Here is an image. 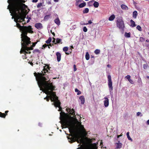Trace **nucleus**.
Returning <instances> with one entry per match:
<instances>
[{
	"label": "nucleus",
	"mask_w": 149,
	"mask_h": 149,
	"mask_svg": "<svg viewBox=\"0 0 149 149\" xmlns=\"http://www.w3.org/2000/svg\"><path fill=\"white\" fill-rule=\"evenodd\" d=\"M107 66L108 68H110L111 66V65L109 64Z\"/></svg>",
	"instance_id": "obj_52"
},
{
	"label": "nucleus",
	"mask_w": 149,
	"mask_h": 149,
	"mask_svg": "<svg viewBox=\"0 0 149 149\" xmlns=\"http://www.w3.org/2000/svg\"><path fill=\"white\" fill-rule=\"evenodd\" d=\"M122 136L121 135H118L117 136V138H119L120 136Z\"/></svg>",
	"instance_id": "obj_55"
},
{
	"label": "nucleus",
	"mask_w": 149,
	"mask_h": 149,
	"mask_svg": "<svg viewBox=\"0 0 149 149\" xmlns=\"http://www.w3.org/2000/svg\"><path fill=\"white\" fill-rule=\"evenodd\" d=\"M29 41L30 42H25V40H24L22 41V42L21 43V46H22L23 48L27 50V51H29V50H32L33 49V47H34L35 46L37 42H33V45L31 47H27V46H28L31 43V42L30 41V38H29ZM26 42H27L26 41Z\"/></svg>",
	"instance_id": "obj_4"
},
{
	"label": "nucleus",
	"mask_w": 149,
	"mask_h": 149,
	"mask_svg": "<svg viewBox=\"0 0 149 149\" xmlns=\"http://www.w3.org/2000/svg\"><path fill=\"white\" fill-rule=\"evenodd\" d=\"M65 54H68H68H69V53H67V52H65Z\"/></svg>",
	"instance_id": "obj_60"
},
{
	"label": "nucleus",
	"mask_w": 149,
	"mask_h": 149,
	"mask_svg": "<svg viewBox=\"0 0 149 149\" xmlns=\"http://www.w3.org/2000/svg\"><path fill=\"white\" fill-rule=\"evenodd\" d=\"M22 48L21 49V50L20 52L21 53H23L24 54V55L23 56V58L24 59V58L26 59L27 58V57H26V54H28V52H27L26 51H27V50L24 49L23 48V47L22 46Z\"/></svg>",
	"instance_id": "obj_8"
},
{
	"label": "nucleus",
	"mask_w": 149,
	"mask_h": 149,
	"mask_svg": "<svg viewBox=\"0 0 149 149\" xmlns=\"http://www.w3.org/2000/svg\"><path fill=\"white\" fill-rule=\"evenodd\" d=\"M34 53L35 52H38L40 53V51L38 49H35L33 51Z\"/></svg>",
	"instance_id": "obj_40"
},
{
	"label": "nucleus",
	"mask_w": 149,
	"mask_h": 149,
	"mask_svg": "<svg viewBox=\"0 0 149 149\" xmlns=\"http://www.w3.org/2000/svg\"><path fill=\"white\" fill-rule=\"evenodd\" d=\"M146 41L147 42H149V40L147 39L146 40Z\"/></svg>",
	"instance_id": "obj_54"
},
{
	"label": "nucleus",
	"mask_w": 149,
	"mask_h": 149,
	"mask_svg": "<svg viewBox=\"0 0 149 149\" xmlns=\"http://www.w3.org/2000/svg\"><path fill=\"white\" fill-rule=\"evenodd\" d=\"M54 22L58 25H59L60 24V22L58 17L54 19Z\"/></svg>",
	"instance_id": "obj_16"
},
{
	"label": "nucleus",
	"mask_w": 149,
	"mask_h": 149,
	"mask_svg": "<svg viewBox=\"0 0 149 149\" xmlns=\"http://www.w3.org/2000/svg\"><path fill=\"white\" fill-rule=\"evenodd\" d=\"M82 3H80L78 5V7L80 8H82L84 7L86 5V3L84 1H83Z\"/></svg>",
	"instance_id": "obj_14"
},
{
	"label": "nucleus",
	"mask_w": 149,
	"mask_h": 149,
	"mask_svg": "<svg viewBox=\"0 0 149 149\" xmlns=\"http://www.w3.org/2000/svg\"><path fill=\"white\" fill-rule=\"evenodd\" d=\"M52 41V38L51 37L49 38L48 40H46L45 42L47 44L49 43Z\"/></svg>",
	"instance_id": "obj_26"
},
{
	"label": "nucleus",
	"mask_w": 149,
	"mask_h": 149,
	"mask_svg": "<svg viewBox=\"0 0 149 149\" xmlns=\"http://www.w3.org/2000/svg\"><path fill=\"white\" fill-rule=\"evenodd\" d=\"M115 18V16L114 15H112L109 18V21H113Z\"/></svg>",
	"instance_id": "obj_20"
},
{
	"label": "nucleus",
	"mask_w": 149,
	"mask_h": 149,
	"mask_svg": "<svg viewBox=\"0 0 149 149\" xmlns=\"http://www.w3.org/2000/svg\"><path fill=\"white\" fill-rule=\"evenodd\" d=\"M145 40V39L144 38L142 37H140V38L139 40L141 42H143Z\"/></svg>",
	"instance_id": "obj_36"
},
{
	"label": "nucleus",
	"mask_w": 149,
	"mask_h": 149,
	"mask_svg": "<svg viewBox=\"0 0 149 149\" xmlns=\"http://www.w3.org/2000/svg\"><path fill=\"white\" fill-rule=\"evenodd\" d=\"M136 28L140 31H142L141 27L139 25H138L136 27Z\"/></svg>",
	"instance_id": "obj_32"
},
{
	"label": "nucleus",
	"mask_w": 149,
	"mask_h": 149,
	"mask_svg": "<svg viewBox=\"0 0 149 149\" xmlns=\"http://www.w3.org/2000/svg\"><path fill=\"white\" fill-rule=\"evenodd\" d=\"M23 0H8V3L9 5L8 6L7 9H9L10 15L12 16V18H13V13L15 19L14 20L17 23V27L19 29L22 33L21 34V40H24L25 42H29V37L27 36L28 32L33 33V32L31 30L32 29L31 26H22L18 22H21V21H24L25 18L24 9L26 8L27 6L21 2Z\"/></svg>",
	"instance_id": "obj_1"
},
{
	"label": "nucleus",
	"mask_w": 149,
	"mask_h": 149,
	"mask_svg": "<svg viewBox=\"0 0 149 149\" xmlns=\"http://www.w3.org/2000/svg\"><path fill=\"white\" fill-rule=\"evenodd\" d=\"M147 78L148 79H149V76H147Z\"/></svg>",
	"instance_id": "obj_63"
},
{
	"label": "nucleus",
	"mask_w": 149,
	"mask_h": 149,
	"mask_svg": "<svg viewBox=\"0 0 149 149\" xmlns=\"http://www.w3.org/2000/svg\"><path fill=\"white\" fill-rule=\"evenodd\" d=\"M95 53L96 54H99L100 52V50L99 49H96L94 51Z\"/></svg>",
	"instance_id": "obj_29"
},
{
	"label": "nucleus",
	"mask_w": 149,
	"mask_h": 149,
	"mask_svg": "<svg viewBox=\"0 0 149 149\" xmlns=\"http://www.w3.org/2000/svg\"><path fill=\"white\" fill-rule=\"evenodd\" d=\"M41 124L40 123H39V125L40 126H41Z\"/></svg>",
	"instance_id": "obj_59"
},
{
	"label": "nucleus",
	"mask_w": 149,
	"mask_h": 149,
	"mask_svg": "<svg viewBox=\"0 0 149 149\" xmlns=\"http://www.w3.org/2000/svg\"><path fill=\"white\" fill-rule=\"evenodd\" d=\"M75 91L76 92H77V95H79L81 93V92L78 90L77 88L75 89Z\"/></svg>",
	"instance_id": "obj_27"
},
{
	"label": "nucleus",
	"mask_w": 149,
	"mask_h": 149,
	"mask_svg": "<svg viewBox=\"0 0 149 149\" xmlns=\"http://www.w3.org/2000/svg\"><path fill=\"white\" fill-rule=\"evenodd\" d=\"M31 52H28V53L30 54Z\"/></svg>",
	"instance_id": "obj_62"
},
{
	"label": "nucleus",
	"mask_w": 149,
	"mask_h": 149,
	"mask_svg": "<svg viewBox=\"0 0 149 149\" xmlns=\"http://www.w3.org/2000/svg\"><path fill=\"white\" fill-rule=\"evenodd\" d=\"M93 5L95 8H97L99 6V3L97 1H95Z\"/></svg>",
	"instance_id": "obj_19"
},
{
	"label": "nucleus",
	"mask_w": 149,
	"mask_h": 149,
	"mask_svg": "<svg viewBox=\"0 0 149 149\" xmlns=\"http://www.w3.org/2000/svg\"><path fill=\"white\" fill-rule=\"evenodd\" d=\"M79 100H80L81 103V104H84L85 102V99L84 96H81L79 97Z\"/></svg>",
	"instance_id": "obj_12"
},
{
	"label": "nucleus",
	"mask_w": 149,
	"mask_h": 149,
	"mask_svg": "<svg viewBox=\"0 0 149 149\" xmlns=\"http://www.w3.org/2000/svg\"><path fill=\"white\" fill-rule=\"evenodd\" d=\"M31 19V18L29 17V19L27 21V23H28L29 22V21H30L29 19Z\"/></svg>",
	"instance_id": "obj_50"
},
{
	"label": "nucleus",
	"mask_w": 149,
	"mask_h": 149,
	"mask_svg": "<svg viewBox=\"0 0 149 149\" xmlns=\"http://www.w3.org/2000/svg\"><path fill=\"white\" fill-rule=\"evenodd\" d=\"M74 67V71H75L77 70L76 66L75 65H74L73 66Z\"/></svg>",
	"instance_id": "obj_42"
},
{
	"label": "nucleus",
	"mask_w": 149,
	"mask_h": 149,
	"mask_svg": "<svg viewBox=\"0 0 149 149\" xmlns=\"http://www.w3.org/2000/svg\"><path fill=\"white\" fill-rule=\"evenodd\" d=\"M61 39H59L58 38H57L56 39V43H55V44H56V43H60L61 41Z\"/></svg>",
	"instance_id": "obj_28"
},
{
	"label": "nucleus",
	"mask_w": 149,
	"mask_h": 149,
	"mask_svg": "<svg viewBox=\"0 0 149 149\" xmlns=\"http://www.w3.org/2000/svg\"><path fill=\"white\" fill-rule=\"evenodd\" d=\"M119 141H118V143H116V148H120L122 146V144L119 142Z\"/></svg>",
	"instance_id": "obj_13"
},
{
	"label": "nucleus",
	"mask_w": 149,
	"mask_h": 149,
	"mask_svg": "<svg viewBox=\"0 0 149 149\" xmlns=\"http://www.w3.org/2000/svg\"><path fill=\"white\" fill-rule=\"evenodd\" d=\"M121 8L124 10H127L128 9V8L127 6L124 4H122L121 6Z\"/></svg>",
	"instance_id": "obj_15"
},
{
	"label": "nucleus",
	"mask_w": 149,
	"mask_h": 149,
	"mask_svg": "<svg viewBox=\"0 0 149 149\" xmlns=\"http://www.w3.org/2000/svg\"><path fill=\"white\" fill-rule=\"evenodd\" d=\"M88 23H86V24L87 25H88V24H91L92 23V22L91 21V20H89L88 21Z\"/></svg>",
	"instance_id": "obj_45"
},
{
	"label": "nucleus",
	"mask_w": 149,
	"mask_h": 149,
	"mask_svg": "<svg viewBox=\"0 0 149 149\" xmlns=\"http://www.w3.org/2000/svg\"><path fill=\"white\" fill-rule=\"evenodd\" d=\"M129 82L132 84H134V81H133L131 79L128 80Z\"/></svg>",
	"instance_id": "obj_37"
},
{
	"label": "nucleus",
	"mask_w": 149,
	"mask_h": 149,
	"mask_svg": "<svg viewBox=\"0 0 149 149\" xmlns=\"http://www.w3.org/2000/svg\"><path fill=\"white\" fill-rule=\"evenodd\" d=\"M137 82L139 84V85L141 84L142 81L141 78H138Z\"/></svg>",
	"instance_id": "obj_34"
},
{
	"label": "nucleus",
	"mask_w": 149,
	"mask_h": 149,
	"mask_svg": "<svg viewBox=\"0 0 149 149\" xmlns=\"http://www.w3.org/2000/svg\"><path fill=\"white\" fill-rule=\"evenodd\" d=\"M42 6V4L41 3H38L37 7L38 8H39Z\"/></svg>",
	"instance_id": "obj_30"
},
{
	"label": "nucleus",
	"mask_w": 149,
	"mask_h": 149,
	"mask_svg": "<svg viewBox=\"0 0 149 149\" xmlns=\"http://www.w3.org/2000/svg\"><path fill=\"white\" fill-rule=\"evenodd\" d=\"M48 45L46 44H45L44 45H42V47L44 49L45 48V47H46Z\"/></svg>",
	"instance_id": "obj_43"
},
{
	"label": "nucleus",
	"mask_w": 149,
	"mask_h": 149,
	"mask_svg": "<svg viewBox=\"0 0 149 149\" xmlns=\"http://www.w3.org/2000/svg\"><path fill=\"white\" fill-rule=\"evenodd\" d=\"M89 10L88 8H86L83 11V13H88L89 12Z\"/></svg>",
	"instance_id": "obj_22"
},
{
	"label": "nucleus",
	"mask_w": 149,
	"mask_h": 149,
	"mask_svg": "<svg viewBox=\"0 0 149 149\" xmlns=\"http://www.w3.org/2000/svg\"><path fill=\"white\" fill-rule=\"evenodd\" d=\"M130 22L131 24L130 26L132 27H134L136 26V25L135 23V22L133 21L132 19H131L130 21Z\"/></svg>",
	"instance_id": "obj_17"
},
{
	"label": "nucleus",
	"mask_w": 149,
	"mask_h": 149,
	"mask_svg": "<svg viewBox=\"0 0 149 149\" xmlns=\"http://www.w3.org/2000/svg\"><path fill=\"white\" fill-rule=\"evenodd\" d=\"M61 123V125H63L65 127H70V128H69V130L70 133H71L70 135L72 137H69L67 136L69 142L70 143H72L75 141H77L78 143H79L78 145L79 146L81 144L83 145L84 143V142L83 139L81 138V136L76 134L73 129V128L72 127V121L69 120H67L64 121L63 123Z\"/></svg>",
	"instance_id": "obj_3"
},
{
	"label": "nucleus",
	"mask_w": 149,
	"mask_h": 149,
	"mask_svg": "<svg viewBox=\"0 0 149 149\" xmlns=\"http://www.w3.org/2000/svg\"><path fill=\"white\" fill-rule=\"evenodd\" d=\"M126 135H127V138H128V139L129 140H130V141H132V139L131 138V137L130 136V135H129V132H128L127 133Z\"/></svg>",
	"instance_id": "obj_25"
},
{
	"label": "nucleus",
	"mask_w": 149,
	"mask_h": 149,
	"mask_svg": "<svg viewBox=\"0 0 149 149\" xmlns=\"http://www.w3.org/2000/svg\"><path fill=\"white\" fill-rule=\"evenodd\" d=\"M52 33L53 35H54V36H55V33Z\"/></svg>",
	"instance_id": "obj_61"
},
{
	"label": "nucleus",
	"mask_w": 149,
	"mask_h": 149,
	"mask_svg": "<svg viewBox=\"0 0 149 149\" xmlns=\"http://www.w3.org/2000/svg\"><path fill=\"white\" fill-rule=\"evenodd\" d=\"M95 1L94 0H93L89 2V3H90V2H94Z\"/></svg>",
	"instance_id": "obj_51"
},
{
	"label": "nucleus",
	"mask_w": 149,
	"mask_h": 149,
	"mask_svg": "<svg viewBox=\"0 0 149 149\" xmlns=\"http://www.w3.org/2000/svg\"><path fill=\"white\" fill-rule=\"evenodd\" d=\"M35 26L38 29H40L43 27L42 24L40 23L36 24L35 25Z\"/></svg>",
	"instance_id": "obj_10"
},
{
	"label": "nucleus",
	"mask_w": 149,
	"mask_h": 149,
	"mask_svg": "<svg viewBox=\"0 0 149 149\" xmlns=\"http://www.w3.org/2000/svg\"><path fill=\"white\" fill-rule=\"evenodd\" d=\"M8 112V111H5V113H7Z\"/></svg>",
	"instance_id": "obj_57"
},
{
	"label": "nucleus",
	"mask_w": 149,
	"mask_h": 149,
	"mask_svg": "<svg viewBox=\"0 0 149 149\" xmlns=\"http://www.w3.org/2000/svg\"><path fill=\"white\" fill-rule=\"evenodd\" d=\"M133 17L134 18H136L137 15V12L136 11H134L133 13Z\"/></svg>",
	"instance_id": "obj_21"
},
{
	"label": "nucleus",
	"mask_w": 149,
	"mask_h": 149,
	"mask_svg": "<svg viewBox=\"0 0 149 149\" xmlns=\"http://www.w3.org/2000/svg\"><path fill=\"white\" fill-rule=\"evenodd\" d=\"M105 100L104 101V105L105 107H107L109 105V100L108 98L106 97H104Z\"/></svg>",
	"instance_id": "obj_9"
},
{
	"label": "nucleus",
	"mask_w": 149,
	"mask_h": 149,
	"mask_svg": "<svg viewBox=\"0 0 149 149\" xmlns=\"http://www.w3.org/2000/svg\"><path fill=\"white\" fill-rule=\"evenodd\" d=\"M38 1V0H33L32 2L33 3H36Z\"/></svg>",
	"instance_id": "obj_48"
},
{
	"label": "nucleus",
	"mask_w": 149,
	"mask_h": 149,
	"mask_svg": "<svg viewBox=\"0 0 149 149\" xmlns=\"http://www.w3.org/2000/svg\"><path fill=\"white\" fill-rule=\"evenodd\" d=\"M57 60L58 62H59L61 59V54L59 52H57L56 53Z\"/></svg>",
	"instance_id": "obj_11"
},
{
	"label": "nucleus",
	"mask_w": 149,
	"mask_h": 149,
	"mask_svg": "<svg viewBox=\"0 0 149 149\" xmlns=\"http://www.w3.org/2000/svg\"><path fill=\"white\" fill-rule=\"evenodd\" d=\"M141 114V113L140 112H138L136 113V115L137 116H138L140 115Z\"/></svg>",
	"instance_id": "obj_47"
},
{
	"label": "nucleus",
	"mask_w": 149,
	"mask_h": 149,
	"mask_svg": "<svg viewBox=\"0 0 149 149\" xmlns=\"http://www.w3.org/2000/svg\"><path fill=\"white\" fill-rule=\"evenodd\" d=\"M60 131L61 132V130H60Z\"/></svg>",
	"instance_id": "obj_64"
},
{
	"label": "nucleus",
	"mask_w": 149,
	"mask_h": 149,
	"mask_svg": "<svg viewBox=\"0 0 149 149\" xmlns=\"http://www.w3.org/2000/svg\"><path fill=\"white\" fill-rule=\"evenodd\" d=\"M50 17V15H46L44 17V19L45 20H47Z\"/></svg>",
	"instance_id": "obj_33"
},
{
	"label": "nucleus",
	"mask_w": 149,
	"mask_h": 149,
	"mask_svg": "<svg viewBox=\"0 0 149 149\" xmlns=\"http://www.w3.org/2000/svg\"><path fill=\"white\" fill-rule=\"evenodd\" d=\"M6 115L4 113H2L1 112H0V116L3 117L5 118Z\"/></svg>",
	"instance_id": "obj_31"
},
{
	"label": "nucleus",
	"mask_w": 149,
	"mask_h": 149,
	"mask_svg": "<svg viewBox=\"0 0 149 149\" xmlns=\"http://www.w3.org/2000/svg\"><path fill=\"white\" fill-rule=\"evenodd\" d=\"M54 2H57L58 1V0H54Z\"/></svg>",
	"instance_id": "obj_56"
},
{
	"label": "nucleus",
	"mask_w": 149,
	"mask_h": 149,
	"mask_svg": "<svg viewBox=\"0 0 149 149\" xmlns=\"http://www.w3.org/2000/svg\"><path fill=\"white\" fill-rule=\"evenodd\" d=\"M117 25L119 29L123 31L125 27L123 21L121 19H118L117 20Z\"/></svg>",
	"instance_id": "obj_7"
},
{
	"label": "nucleus",
	"mask_w": 149,
	"mask_h": 149,
	"mask_svg": "<svg viewBox=\"0 0 149 149\" xmlns=\"http://www.w3.org/2000/svg\"><path fill=\"white\" fill-rule=\"evenodd\" d=\"M68 47H65L63 48V51L65 52H66L68 51Z\"/></svg>",
	"instance_id": "obj_35"
},
{
	"label": "nucleus",
	"mask_w": 149,
	"mask_h": 149,
	"mask_svg": "<svg viewBox=\"0 0 149 149\" xmlns=\"http://www.w3.org/2000/svg\"><path fill=\"white\" fill-rule=\"evenodd\" d=\"M143 68L144 69H146L147 68L148 66L146 64H144L143 65Z\"/></svg>",
	"instance_id": "obj_41"
},
{
	"label": "nucleus",
	"mask_w": 149,
	"mask_h": 149,
	"mask_svg": "<svg viewBox=\"0 0 149 149\" xmlns=\"http://www.w3.org/2000/svg\"><path fill=\"white\" fill-rule=\"evenodd\" d=\"M131 33L130 32L128 33L125 32V36L126 38H130V37Z\"/></svg>",
	"instance_id": "obj_23"
},
{
	"label": "nucleus",
	"mask_w": 149,
	"mask_h": 149,
	"mask_svg": "<svg viewBox=\"0 0 149 149\" xmlns=\"http://www.w3.org/2000/svg\"><path fill=\"white\" fill-rule=\"evenodd\" d=\"M76 6H78V5H79V3H82L83 1L82 0H76Z\"/></svg>",
	"instance_id": "obj_18"
},
{
	"label": "nucleus",
	"mask_w": 149,
	"mask_h": 149,
	"mask_svg": "<svg viewBox=\"0 0 149 149\" xmlns=\"http://www.w3.org/2000/svg\"><path fill=\"white\" fill-rule=\"evenodd\" d=\"M53 40L52 41V42H55V38H53Z\"/></svg>",
	"instance_id": "obj_49"
},
{
	"label": "nucleus",
	"mask_w": 149,
	"mask_h": 149,
	"mask_svg": "<svg viewBox=\"0 0 149 149\" xmlns=\"http://www.w3.org/2000/svg\"><path fill=\"white\" fill-rule=\"evenodd\" d=\"M53 45V44H52L51 43L49 44V45L48 46V47L49 48V49L50 48V46L52 47V46Z\"/></svg>",
	"instance_id": "obj_46"
},
{
	"label": "nucleus",
	"mask_w": 149,
	"mask_h": 149,
	"mask_svg": "<svg viewBox=\"0 0 149 149\" xmlns=\"http://www.w3.org/2000/svg\"><path fill=\"white\" fill-rule=\"evenodd\" d=\"M147 123L149 125V119L147 121Z\"/></svg>",
	"instance_id": "obj_53"
},
{
	"label": "nucleus",
	"mask_w": 149,
	"mask_h": 149,
	"mask_svg": "<svg viewBox=\"0 0 149 149\" xmlns=\"http://www.w3.org/2000/svg\"><path fill=\"white\" fill-rule=\"evenodd\" d=\"M130 77H131L129 75H127V76H126L125 77V78H127L128 79V80L130 79Z\"/></svg>",
	"instance_id": "obj_39"
},
{
	"label": "nucleus",
	"mask_w": 149,
	"mask_h": 149,
	"mask_svg": "<svg viewBox=\"0 0 149 149\" xmlns=\"http://www.w3.org/2000/svg\"><path fill=\"white\" fill-rule=\"evenodd\" d=\"M83 31L84 32H86L87 31V30H88L87 29V28H86V26H84L83 27Z\"/></svg>",
	"instance_id": "obj_38"
},
{
	"label": "nucleus",
	"mask_w": 149,
	"mask_h": 149,
	"mask_svg": "<svg viewBox=\"0 0 149 149\" xmlns=\"http://www.w3.org/2000/svg\"><path fill=\"white\" fill-rule=\"evenodd\" d=\"M66 110L68 113H69L70 114H71V115L73 116L74 117L73 118L74 121L79 124V125H80V127L81 130L83 132H84L85 130L84 128V126L81 125V123L79 122L78 120L75 117L76 115H75V111L74 109H66Z\"/></svg>",
	"instance_id": "obj_5"
},
{
	"label": "nucleus",
	"mask_w": 149,
	"mask_h": 149,
	"mask_svg": "<svg viewBox=\"0 0 149 149\" xmlns=\"http://www.w3.org/2000/svg\"><path fill=\"white\" fill-rule=\"evenodd\" d=\"M30 64L32 65V66H33V63H30Z\"/></svg>",
	"instance_id": "obj_58"
},
{
	"label": "nucleus",
	"mask_w": 149,
	"mask_h": 149,
	"mask_svg": "<svg viewBox=\"0 0 149 149\" xmlns=\"http://www.w3.org/2000/svg\"><path fill=\"white\" fill-rule=\"evenodd\" d=\"M86 59V60H88L89 59L90 56L88 53L87 52L86 53L85 55Z\"/></svg>",
	"instance_id": "obj_24"
},
{
	"label": "nucleus",
	"mask_w": 149,
	"mask_h": 149,
	"mask_svg": "<svg viewBox=\"0 0 149 149\" xmlns=\"http://www.w3.org/2000/svg\"><path fill=\"white\" fill-rule=\"evenodd\" d=\"M80 24H81V25H87L86 24V23H84V22H80Z\"/></svg>",
	"instance_id": "obj_44"
},
{
	"label": "nucleus",
	"mask_w": 149,
	"mask_h": 149,
	"mask_svg": "<svg viewBox=\"0 0 149 149\" xmlns=\"http://www.w3.org/2000/svg\"><path fill=\"white\" fill-rule=\"evenodd\" d=\"M108 79V85L109 88V91L111 97L113 96V93L112 91L113 90V87L112 86V82L111 79V76L110 75H108L107 77Z\"/></svg>",
	"instance_id": "obj_6"
},
{
	"label": "nucleus",
	"mask_w": 149,
	"mask_h": 149,
	"mask_svg": "<svg viewBox=\"0 0 149 149\" xmlns=\"http://www.w3.org/2000/svg\"><path fill=\"white\" fill-rule=\"evenodd\" d=\"M42 72L38 80H36L40 90H42L46 94L49 95L48 98L46 97L44 98V99L49 101V98L52 102H54L52 104L56 107H58L59 109L58 110L61 111V108L60 107V102L58 100V97L56 96L55 93L52 91L54 90L55 86L53 85L52 83H51L48 80V70L44 69L43 71H42Z\"/></svg>",
	"instance_id": "obj_2"
}]
</instances>
